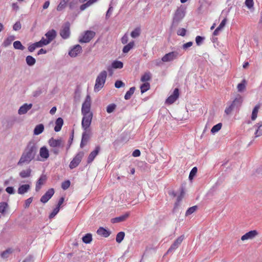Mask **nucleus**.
<instances>
[{"label": "nucleus", "mask_w": 262, "mask_h": 262, "mask_svg": "<svg viewBox=\"0 0 262 262\" xmlns=\"http://www.w3.org/2000/svg\"><path fill=\"white\" fill-rule=\"evenodd\" d=\"M38 151V146L34 140L30 141L27 144L17 162L18 166L29 164L35 159Z\"/></svg>", "instance_id": "nucleus-1"}, {"label": "nucleus", "mask_w": 262, "mask_h": 262, "mask_svg": "<svg viewBox=\"0 0 262 262\" xmlns=\"http://www.w3.org/2000/svg\"><path fill=\"white\" fill-rule=\"evenodd\" d=\"M91 105V98L89 95L86 96L81 107V114L83 118L81 122L82 128L83 130H90L93 118V113L90 112Z\"/></svg>", "instance_id": "nucleus-2"}, {"label": "nucleus", "mask_w": 262, "mask_h": 262, "mask_svg": "<svg viewBox=\"0 0 262 262\" xmlns=\"http://www.w3.org/2000/svg\"><path fill=\"white\" fill-rule=\"evenodd\" d=\"M185 13V8L183 6H181L177 9L173 15L172 20L170 26V28L171 29L176 28L179 25L180 22L184 17Z\"/></svg>", "instance_id": "nucleus-3"}, {"label": "nucleus", "mask_w": 262, "mask_h": 262, "mask_svg": "<svg viewBox=\"0 0 262 262\" xmlns=\"http://www.w3.org/2000/svg\"><path fill=\"white\" fill-rule=\"evenodd\" d=\"M107 77V72L103 70L97 76L94 86V92H99L104 86Z\"/></svg>", "instance_id": "nucleus-4"}, {"label": "nucleus", "mask_w": 262, "mask_h": 262, "mask_svg": "<svg viewBox=\"0 0 262 262\" xmlns=\"http://www.w3.org/2000/svg\"><path fill=\"white\" fill-rule=\"evenodd\" d=\"M95 32L91 30H87L84 32V34L79 39L80 43L89 42L95 36Z\"/></svg>", "instance_id": "nucleus-5"}, {"label": "nucleus", "mask_w": 262, "mask_h": 262, "mask_svg": "<svg viewBox=\"0 0 262 262\" xmlns=\"http://www.w3.org/2000/svg\"><path fill=\"white\" fill-rule=\"evenodd\" d=\"M84 156V152L80 151L78 152L69 164V167L71 169H73L78 166Z\"/></svg>", "instance_id": "nucleus-6"}, {"label": "nucleus", "mask_w": 262, "mask_h": 262, "mask_svg": "<svg viewBox=\"0 0 262 262\" xmlns=\"http://www.w3.org/2000/svg\"><path fill=\"white\" fill-rule=\"evenodd\" d=\"M48 142L51 147H57L63 149L64 146V142L61 138L56 139L52 137L48 140Z\"/></svg>", "instance_id": "nucleus-7"}, {"label": "nucleus", "mask_w": 262, "mask_h": 262, "mask_svg": "<svg viewBox=\"0 0 262 262\" xmlns=\"http://www.w3.org/2000/svg\"><path fill=\"white\" fill-rule=\"evenodd\" d=\"M70 23L69 21L66 22L62 26L60 30V35L64 39L68 38L70 36Z\"/></svg>", "instance_id": "nucleus-8"}, {"label": "nucleus", "mask_w": 262, "mask_h": 262, "mask_svg": "<svg viewBox=\"0 0 262 262\" xmlns=\"http://www.w3.org/2000/svg\"><path fill=\"white\" fill-rule=\"evenodd\" d=\"M184 239V235H182L178 237L168 249L166 254L172 253L181 245Z\"/></svg>", "instance_id": "nucleus-9"}, {"label": "nucleus", "mask_w": 262, "mask_h": 262, "mask_svg": "<svg viewBox=\"0 0 262 262\" xmlns=\"http://www.w3.org/2000/svg\"><path fill=\"white\" fill-rule=\"evenodd\" d=\"M179 97V89L175 88L172 94L169 96L166 100V103L171 104L174 103Z\"/></svg>", "instance_id": "nucleus-10"}, {"label": "nucleus", "mask_w": 262, "mask_h": 262, "mask_svg": "<svg viewBox=\"0 0 262 262\" xmlns=\"http://www.w3.org/2000/svg\"><path fill=\"white\" fill-rule=\"evenodd\" d=\"M54 189L53 188L49 189L41 197L40 201L45 204L52 197L54 194Z\"/></svg>", "instance_id": "nucleus-11"}, {"label": "nucleus", "mask_w": 262, "mask_h": 262, "mask_svg": "<svg viewBox=\"0 0 262 262\" xmlns=\"http://www.w3.org/2000/svg\"><path fill=\"white\" fill-rule=\"evenodd\" d=\"M101 149V147L99 145H98L95 147L94 150L91 152V153L89 154L88 159H87V163L90 164L91 163L96 157L99 154L100 152Z\"/></svg>", "instance_id": "nucleus-12"}, {"label": "nucleus", "mask_w": 262, "mask_h": 262, "mask_svg": "<svg viewBox=\"0 0 262 262\" xmlns=\"http://www.w3.org/2000/svg\"><path fill=\"white\" fill-rule=\"evenodd\" d=\"M178 56V53L177 52H171L166 54L162 58V61L163 62H169L171 61L174 59H176Z\"/></svg>", "instance_id": "nucleus-13"}, {"label": "nucleus", "mask_w": 262, "mask_h": 262, "mask_svg": "<svg viewBox=\"0 0 262 262\" xmlns=\"http://www.w3.org/2000/svg\"><path fill=\"white\" fill-rule=\"evenodd\" d=\"M90 130H84L82 135L81 140L80 144L81 148H83L86 144L90 138Z\"/></svg>", "instance_id": "nucleus-14"}, {"label": "nucleus", "mask_w": 262, "mask_h": 262, "mask_svg": "<svg viewBox=\"0 0 262 262\" xmlns=\"http://www.w3.org/2000/svg\"><path fill=\"white\" fill-rule=\"evenodd\" d=\"M82 52V48L79 45H76L69 51V55L71 57H76L79 53Z\"/></svg>", "instance_id": "nucleus-15"}, {"label": "nucleus", "mask_w": 262, "mask_h": 262, "mask_svg": "<svg viewBox=\"0 0 262 262\" xmlns=\"http://www.w3.org/2000/svg\"><path fill=\"white\" fill-rule=\"evenodd\" d=\"M47 180V177L46 175L42 174L36 183L35 186V190L36 191H38L41 188V186L43 185Z\"/></svg>", "instance_id": "nucleus-16"}, {"label": "nucleus", "mask_w": 262, "mask_h": 262, "mask_svg": "<svg viewBox=\"0 0 262 262\" xmlns=\"http://www.w3.org/2000/svg\"><path fill=\"white\" fill-rule=\"evenodd\" d=\"M243 101V97L238 94L233 101L231 102L236 110H239Z\"/></svg>", "instance_id": "nucleus-17"}, {"label": "nucleus", "mask_w": 262, "mask_h": 262, "mask_svg": "<svg viewBox=\"0 0 262 262\" xmlns=\"http://www.w3.org/2000/svg\"><path fill=\"white\" fill-rule=\"evenodd\" d=\"M258 234V232L255 230H251L246 233H245L244 235H243L241 237V239L242 241H245L249 239H252L255 237Z\"/></svg>", "instance_id": "nucleus-18"}, {"label": "nucleus", "mask_w": 262, "mask_h": 262, "mask_svg": "<svg viewBox=\"0 0 262 262\" xmlns=\"http://www.w3.org/2000/svg\"><path fill=\"white\" fill-rule=\"evenodd\" d=\"M97 233L104 237H107L111 235V231L108 229H106L102 227H100L98 229Z\"/></svg>", "instance_id": "nucleus-19"}, {"label": "nucleus", "mask_w": 262, "mask_h": 262, "mask_svg": "<svg viewBox=\"0 0 262 262\" xmlns=\"http://www.w3.org/2000/svg\"><path fill=\"white\" fill-rule=\"evenodd\" d=\"M32 107V104L30 103L28 104L27 103H25L19 107V108L18 111V113L19 115L25 114L27 113V112Z\"/></svg>", "instance_id": "nucleus-20"}, {"label": "nucleus", "mask_w": 262, "mask_h": 262, "mask_svg": "<svg viewBox=\"0 0 262 262\" xmlns=\"http://www.w3.org/2000/svg\"><path fill=\"white\" fill-rule=\"evenodd\" d=\"M129 213L126 212L124 214L119 216L118 217H116L115 218H113L111 219V222L113 224L121 222H123L126 220V219L129 216Z\"/></svg>", "instance_id": "nucleus-21"}, {"label": "nucleus", "mask_w": 262, "mask_h": 262, "mask_svg": "<svg viewBox=\"0 0 262 262\" xmlns=\"http://www.w3.org/2000/svg\"><path fill=\"white\" fill-rule=\"evenodd\" d=\"M57 35L56 31L54 29L49 30L45 34L47 39L51 42L55 38Z\"/></svg>", "instance_id": "nucleus-22"}, {"label": "nucleus", "mask_w": 262, "mask_h": 262, "mask_svg": "<svg viewBox=\"0 0 262 262\" xmlns=\"http://www.w3.org/2000/svg\"><path fill=\"white\" fill-rule=\"evenodd\" d=\"M47 92V89L45 87H38L37 89L33 92L32 96L33 97L37 98L42 93H46Z\"/></svg>", "instance_id": "nucleus-23"}, {"label": "nucleus", "mask_w": 262, "mask_h": 262, "mask_svg": "<svg viewBox=\"0 0 262 262\" xmlns=\"http://www.w3.org/2000/svg\"><path fill=\"white\" fill-rule=\"evenodd\" d=\"M39 155L45 159H47L49 157V151L46 146H43L40 148Z\"/></svg>", "instance_id": "nucleus-24"}, {"label": "nucleus", "mask_w": 262, "mask_h": 262, "mask_svg": "<svg viewBox=\"0 0 262 262\" xmlns=\"http://www.w3.org/2000/svg\"><path fill=\"white\" fill-rule=\"evenodd\" d=\"M63 124V120L62 118L59 117L55 121V126L54 127V130L56 132H59Z\"/></svg>", "instance_id": "nucleus-25"}, {"label": "nucleus", "mask_w": 262, "mask_h": 262, "mask_svg": "<svg viewBox=\"0 0 262 262\" xmlns=\"http://www.w3.org/2000/svg\"><path fill=\"white\" fill-rule=\"evenodd\" d=\"M30 189V186L29 184H23L18 188L17 192L19 194H23L27 192Z\"/></svg>", "instance_id": "nucleus-26"}, {"label": "nucleus", "mask_w": 262, "mask_h": 262, "mask_svg": "<svg viewBox=\"0 0 262 262\" xmlns=\"http://www.w3.org/2000/svg\"><path fill=\"white\" fill-rule=\"evenodd\" d=\"M32 170L30 168H28L26 170H21L19 173V176L22 179L30 177L31 175Z\"/></svg>", "instance_id": "nucleus-27"}, {"label": "nucleus", "mask_w": 262, "mask_h": 262, "mask_svg": "<svg viewBox=\"0 0 262 262\" xmlns=\"http://www.w3.org/2000/svg\"><path fill=\"white\" fill-rule=\"evenodd\" d=\"M254 127H256L257 129L254 133V137L256 138L262 135V122H260L255 124Z\"/></svg>", "instance_id": "nucleus-28"}, {"label": "nucleus", "mask_w": 262, "mask_h": 262, "mask_svg": "<svg viewBox=\"0 0 262 262\" xmlns=\"http://www.w3.org/2000/svg\"><path fill=\"white\" fill-rule=\"evenodd\" d=\"M44 130V125L43 124H39L37 125L33 130L34 135H38L41 134Z\"/></svg>", "instance_id": "nucleus-29"}, {"label": "nucleus", "mask_w": 262, "mask_h": 262, "mask_svg": "<svg viewBox=\"0 0 262 262\" xmlns=\"http://www.w3.org/2000/svg\"><path fill=\"white\" fill-rule=\"evenodd\" d=\"M27 64L29 67L33 66L36 63V59L33 56L28 55L26 58Z\"/></svg>", "instance_id": "nucleus-30"}, {"label": "nucleus", "mask_w": 262, "mask_h": 262, "mask_svg": "<svg viewBox=\"0 0 262 262\" xmlns=\"http://www.w3.org/2000/svg\"><path fill=\"white\" fill-rule=\"evenodd\" d=\"M15 37L13 35L8 36L3 42L2 46L7 47L11 44L12 41L15 39Z\"/></svg>", "instance_id": "nucleus-31"}, {"label": "nucleus", "mask_w": 262, "mask_h": 262, "mask_svg": "<svg viewBox=\"0 0 262 262\" xmlns=\"http://www.w3.org/2000/svg\"><path fill=\"white\" fill-rule=\"evenodd\" d=\"M134 41H130L128 44L124 46L122 49V52L123 53H127L134 47Z\"/></svg>", "instance_id": "nucleus-32"}, {"label": "nucleus", "mask_w": 262, "mask_h": 262, "mask_svg": "<svg viewBox=\"0 0 262 262\" xmlns=\"http://www.w3.org/2000/svg\"><path fill=\"white\" fill-rule=\"evenodd\" d=\"M82 242L85 244H90L92 241V234L91 233H86L82 238Z\"/></svg>", "instance_id": "nucleus-33"}, {"label": "nucleus", "mask_w": 262, "mask_h": 262, "mask_svg": "<svg viewBox=\"0 0 262 262\" xmlns=\"http://www.w3.org/2000/svg\"><path fill=\"white\" fill-rule=\"evenodd\" d=\"M13 252L11 248H8L0 254V256L4 259L7 258L10 254Z\"/></svg>", "instance_id": "nucleus-34"}, {"label": "nucleus", "mask_w": 262, "mask_h": 262, "mask_svg": "<svg viewBox=\"0 0 262 262\" xmlns=\"http://www.w3.org/2000/svg\"><path fill=\"white\" fill-rule=\"evenodd\" d=\"M136 90V88L135 86L131 87L129 90L126 92L125 96H124V99L125 100H129L132 96L133 95V94L135 92V91Z\"/></svg>", "instance_id": "nucleus-35"}, {"label": "nucleus", "mask_w": 262, "mask_h": 262, "mask_svg": "<svg viewBox=\"0 0 262 262\" xmlns=\"http://www.w3.org/2000/svg\"><path fill=\"white\" fill-rule=\"evenodd\" d=\"M69 1L70 0H61L57 7V10L60 11L65 8Z\"/></svg>", "instance_id": "nucleus-36"}, {"label": "nucleus", "mask_w": 262, "mask_h": 262, "mask_svg": "<svg viewBox=\"0 0 262 262\" xmlns=\"http://www.w3.org/2000/svg\"><path fill=\"white\" fill-rule=\"evenodd\" d=\"M123 67V63L119 60H115L112 63V68L114 69H121Z\"/></svg>", "instance_id": "nucleus-37"}, {"label": "nucleus", "mask_w": 262, "mask_h": 262, "mask_svg": "<svg viewBox=\"0 0 262 262\" xmlns=\"http://www.w3.org/2000/svg\"><path fill=\"white\" fill-rule=\"evenodd\" d=\"M150 89V84L148 82H144L140 85L141 93L143 94Z\"/></svg>", "instance_id": "nucleus-38"}, {"label": "nucleus", "mask_w": 262, "mask_h": 262, "mask_svg": "<svg viewBox=\"0 0 262 262\" xmlns=\"http://www.w3.org/2000/svg\"><path fill=\"white\" fill-rule=\"evenodd\" d=\"M141 33V29L140 28H136L130 33V36L132 38H135L140 36Z\"/></svg>", "instance_id": "nucleus-39"}, {"label": "nucleus", "mask_w": 262, "mask_h": 262, "mask_svg": "<svg viewBox=\"0 0 262 262\" xmlns=\"http://www.w3.org/2000/svg\"><path fill=\"white\" fill-rule=\"evenodd\" d=\"M125 237V233L123 231H120L117 233L116 237V242L118 243H120L123 240Z\"/></svg>", "instance_id": "nucleus-40"}, {"label": "nucleus", "mask_w": 262, "mask_h": 262, "mask_svg": "<svg viewBox=\"0 0 262 262\" xmlns=\"http://www.w3.org/2000/svg\"><path fill=\"white\" fill-rule=\"evenodd\" d=\"M259 108V106L258 105H256L253 108V111H252V115H251V120L252 121H254L256 119V118H257V113H258V110Z\"/></svg>", "instance_id": "nucleus-41"}, {"label": "nucleus", "mask_w": 262, "mask_h": 262, "mask_svg": "<svg viewBox=\"0 0 262 262\" xmlns=\"http://www.w3.org/2000/svg\"><path fill=\"white\" fill-rule=\"evenodd\" d=\"M8 207V204L5 202L0 203V213L4 214L6 212V209Z\"/></svg>", "instance_id": "nucleus-42"}, {"label": "nucleus", "mask_w": 262, "mask_h": 262, "mask_svg": "<svg viewBox=\"0 0 262 262\" xmlns=\"http://www.w3.org/2000/svg\"><path fill=\"white\" fill-rule=\"evenodd\" d=\"M246 81L245 79L243 80L242 81L238 83L237 85V90L239 92H242L244 91L246 88Z\"/></svg>", "instance_id": "nucleus-43"}, {"label": "nucleus", "mask_w": 262, "mask_h": 262, "mask_svg": "<svg viewBox=\"0 0 262 262\" xmlns=\"http://www.w3.org/2000/svg\"><path fill=\"white\" fill-rule=\"evenodd\" d=\"M151 75L150 73H145L141 78V81L144 82H147L151 79Z\"/></svg>", "instance_id": "nucleus-44"}, {"label": "nucleus", "mask_w": 262, "mask_h": 262, "mask_svg": "<svg viewBox=\"0 0 262 262\" xmlns=\"http://www.w3.org/2000/svg\"><path fill=\"white\" fill-rule=\"evenodd\" d=\"M13 47L15 49L24 50L25 47L22 45L20 41L17 40L13 42Z\"/></svg>", "instance_id": "nucleus-45"}, {"label": "nucleus", "mask_w": 262, "mask_h": 262, "mask_svg": "<svg viewBox=\"0 0 262 262\" xmlns=\"http://www.w3.org/2000/svg\"><path fill=\"white\" fill-rule=\"evenodd\" d=\"M222 124L219 123L217 124L214 125L211 129V133L212 134H215L219 132L222 128Z\"/></svg>", "instance_id": "nucleus-46"}, {"label": "nucleus", "mask_w": 262, "mask_h": 262, "mask_svg": "<svg viewBox=\"0 0 262 262\" xmlns=\"http://www.w3.org/2000/svg\"><path fill=\"white\" fill-rule=\"evenodd\" d=\"M198 171V168L196 167H194L191 170L189 175V179L191 181L192 180L194 177L195 176Z\"/></svg>", "instance_id": "nucleus-47"}, {"label": "nucleus", "mask_w": 262, "mask_h": 262, "mask_svg": "<svg viewBox=\"0 0 262 262\" xmlns=\"http://www.w3.org/2000/svg\"><path fill=\"white\" fill-rule=\"evenodd\" d=\"M198 209V206H193L192 207H189L186 211V213H185V215L186 216H188L190 214H191L192 213H193L194 211H195L196 210V209Z\"/></svg>", "instance_id": "nucleus-48"}, {"label": "nucleus", "mask_w": 262, "mask_h": 262, "mask_svg": "<svg viewBox=\"0 0 262 262\" xmlns=\"http://www.w3.org/2000/svg\"><path fill=\"white\" fill-rule=\"evenodd\" d=\"M116 105L115 103H112L107 105L106 107L107 113L110 114L113 113L116 108Z\"/></svg>", "instance_id": "nucleus-49"}, {"label": "nucleus", "mask_w": 262, "mask_h": 262, "mask_svg": "<svg viewBox=\"0 0 262 262\" xmlns=\"http://www.w3.org/2000/svg\"><path fill=\"white\" fill-rule=\"evenodd\" d=\"M235 109V107L233 104L230 103L228 107H227L225 110V113L226 115H228L231 113L233 110Z\"/></svg>", "instance_id": "nucleus-50"}, {"label": "nucleus", "mask_w": 262, "mask_h": 262, "mask_svg": "<svg viewBox=\"0 0 262 262\" xmlns=\"http://www.w3.org/2000/svg\"><path fill=\"white\" fill-rule=\"evenodd\" d=\"M74 130L73 129L72 130L71 134L70 135V138L68 140V146L67 147V150H68L70 148L71 145H72V144L73 143V139H74Z\"/></svg>", "instance_id": "nucleus-51"}, {"label": "nucleus", "mask_w": 262, "mask_h": 262, "mask_svg": "<svg viewBox=\"0 0 262 262\" xmlns=\"http://www.w3.org/2000/svg\"><path fill=\"white\" fill-rule=\"evenodd\" d=\"M205 39V38L204 37L201 36H197L195 37V42H196V45L197 46L201 45L203 43Z\"/></svg>", "instance_id": "nucleus-52"}, {"label": "nucleus", "mask_w": 262, "mask_h": 262, "mask_svg": "<svg viewBox=\"0 0 262 262\" xmlns=\"http://www.w3.org/2000/svg\"><path fill=\"white\" fill-rule=\"evenodd\" d=\"M60 209L58 207H56L50 214L49 218L52 219L54 218L55 215L59 212Z\"/></svg>", "instance_id": "nucleus-53"}, {"label": "nucleus", "mask_w": 262, "mask_h": 262, "mask_svg": "<svg viewBox=\"0 0 262 262\" xmlns=\"http://www.w3.org/2000/svg\"><path fill=\"white\" fill-rule=\"evenodd\" d=\"M71 182L70 180H66L63 182L61 184V188L63 190H67L70 186Z\"/></svg>", "instance_id": "nucleus-54"}, {"label": "nucleus", "mask_w": 262, "mask_h": 262, "mask_svg": "<svg viewBox=\"0 0 262 262\" xmlns=\"http://www.w3.org/2000/svg\"><path fill=\"white\" fill-rule=\"evenodd\" d=\"M78 5V0H72L69 3V8L71 10L75 9Z\"/></svg>", "instance_id": "nucleus-55"}, {"label": "nucleus", "mask_w": 262, "mask_h": 262, "mask_svg": "<svg viewBox=\"0 0 262 262\" xmlns=\"http://www.w3.org/2000/svg\"><path fill=\"white\" fill-rule=\"evenodd\" d=\"M125 86V83L121 80H117L115 83V86L117 89H119Z\"/></svg>", "instance_id": "nucleus-56"}, {"label": "nucleus", "mask_w": 262, "mask_h": 262, "mask_svg": "<svg viewBox=\"0 0 262 262\" xmlns=\"http://www.w3.org/2000/svg\"><path fill=\"white\" fill-rule=\"evenodd\" d=\"M32 201H33V197H30V198H28V199H27L25 202L24 208H29L31 203L32 202Z\"/></svg>", "instance_id": "nucleus-57"}, {"label": "nucleus", "mask_w": 262, "mask_h": 262, "mask_svg": "<svg viewBox=\"0 0 262 262\" xmlns=\"http://www.w3.org/2000/svg\"><path fill=\"white\" fill-rule=\"evenodd\" d=\"M186 31L185 28H180L177 31V34L179 36H184L186 35Z\"/></svg>", "instance_id": "nucleus-58"}, {"label": "nucleus", "mask_w": 262, "mask_h": 262, "mask_svg": "<svg viewBox=\"0 0 262 262\" xmlns=\"http://www.w3.org/2000/svg\"><path fill=\"white\" fill-rule=\"evenodd\" d=\"M21 25L19 21H16L13 26L14 31H18L21 29Z\"/></svg>", "instance_id": "nucleus-59"}, {"label": "nucleus", "mask_w": 262, "mask_h": 262, "mask_svg": "<svg viewBox=\"0 0 262 262\" xmlns=\"http://www.w3.org/2000/svg\"><path fill=\"white\" fill-rule=\"evenodd\" d=\"M245 4L249 9L253 7V0H246Z\"/></svg>", "instance_id": "nucleus-60"}, {"label": "nucleus", "mask_w": 262, "mask_h": 262, "mask_svg": "<svg viewBox=\"0 0 262 262\" xmlns=\"http://www.w3.org/2000/svg\"><path fill=\"white\" fill-rule=\"evenodd\" d=\"M52 148L50 150V151L53 153L55 156L59 155L60 152V149H61V148L57 147H51Z\"/></svg>", "instance_id": "nucleus-61"}, {"label": "nucleus", "mask_w": 262, "mask_h": 262, "mask_svg": "<svg viewBox=\"0 0 262 262\" xmlns=\"http://www.w3.org/2000/svg\"><path fill=\"white\" fill-rule=\"evenodd\" d=\"M92 4L90 3V2L88 1L86 3L81 5L80 7V9L81 11L84 10L87 7H89Z\"/></svg>", "instance_id": "nucleus-62"}, {"label": "nucleus", "mask_w": 262, "mask_h": 262, "mask_svg": "<svg viewBox=\"0 0 262 262\" xmlns=\"http://www.w3.org/2000/svg\"><path fill=\"white\" fill-rule=\"evenodd\" d=\"M39 41L42 47L46 46L50 43L47 38H45L44 37H42V38Z\"/></svg>", "instance_id": "nucleus-63"}, {"label": "nucleus", "mask_w": 262, "mask_h": 262, "mask_svg": "<svg viewBox=\"0 0 262 262\" xmlns=\"http://www.w3.org/2000/svg\"><path fill=\"white\" fill-rule=\"evenodd\" d=\"M34 261V257L32 255L28 256L23 262H33Z\"/></svg>", "instance_id": "nucleus-64"}]
</instances>
